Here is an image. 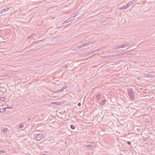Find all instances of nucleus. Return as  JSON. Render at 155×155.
Listing matches in <instances>:
<instances>
[{"mask_svg": "<svg viewBox=\"0 0 155 155\" xmlns=\"http://www.w3.org/2000/svg\"><path fill=\"white\" fill-rule=\"evenodd\" d=\"M91 44H93L92 42H91L90 41H87L84 44L81 45H80L81 48L84 47L85 46H88L90 45Z\"/></svg>", "mask_w": 155, "mask_h": 155, "instance_id": "obj_4", "label": "nucleus"}, {"mask_svg": "<svg viewBox=\"0 0 155 155\" xmlns=\"http://www.w3.org/2000/svg\"><path fill=\"white\" fill-rule=\"evenodd\" d=\"M148 140V138H144L143 140L142 143H143V142H145L147 141Z\"/></svg>", "mask_w": 155, "mask_h": 155, "instance_id": "obj_17", "label": "nucleus"}, {"mask_svg": "<svg viewBox=\"0 0 155 155\" xmlns=\"http://www.w3.org/2000/svg\"><path fill=\"white\" fill-rule=\"evenodd\" d=\"M67 87V86H64L63 87H62V88L61 89V91H64V90Z\"/></svg>", "mask_w": 155, "mask_h": 155, "instance_id": "obj_15", "label": "nucleus"}, {"mask_svg": "<svg viewBox=\"0 0 155 155\" xmlns=\"http://www.w3.org/2000/svg\"><path fill=\"white\" fill-rule=\"evenodd\" d=\"M120 47H121V48H125L124 45H120Z\"/></svg>", "mask_w": 155, "mask_h": 155, "instance_id": "obj_26", "label": "nucleus"}, {"mask_svg": "<svg viewBox=\"0 0 155 155\" xmlns=\"http://www.w3.org/2000/svg\"><path fill=\"white\" fill-rule=\"evenodd\" d=\"M137 0H132V1L133 2V3H134L135 2H136Z\"/></svg>", "mask_w": 155, "mask_h": 155, "instance_id": "obj_28", "label": "nucleus"}, {"mask_svg": "<svg viewBox=\"0 0 155 155\" xmlns=\"http://www.w3.org/2000/svg\"><path fill=\"white\" fill-rule=\"evenodd\" d=\"M70 127L73 130H74L75 128V126L73 125H71Z\"/></svg>", "mask_w": 155, "mask_h": 155, "instance_id": "obj_16", "label": "nucleus"}, {"mask_svg": "<svg viewBox=\"0 0 155 155\" xmlns=\"http://www.w3.org/2000/svg\"><path fill=\"white\" fill-rule=\"evenodd\" d=\"M81 48L80 46H76L75 47L74 49L73 50L74 51H76L77 50H78L79 49Z\"/></svg>", "mask_w": 155, "mask_h": 155, "instance_id": "obj_10", "label": "nucleus"}, {"mask_svg": "<svg viewBox=\"0 0 155 155\" xmlns=\"http://www.w3.org/2000/svg\"><path fill=\"white\" fill-rule=\"evenodd\" d=\"M121 155H123V154H122Z\"/></svg>", "mask_w": 155, "mask_h": 155, "instance_id": "obj_34", "label": "nucleus"}, {"mask_svg": "<svg viewBox=\"0 0 155 155\" xmlns=\"http://www.w3.org/2000/svg\"><path fill=\"white\" fill-rule=\"evenodd\" d=\"M62 92V91H61V90H58L56 91V93H58L59 92Z\"/></svg>", "mask_w": 155, "mask_h": 155, "instance_id": "obj_25", "label": "nucleus"}, {"mask_svg": "<svg viewBox=\"0 0 155 155\" xmlns=\"http://www.w3.org/2000/svg\"><path fill=\"white\" fill-rule=\"evenodd\" d=\"M87 143H89L88 145L85 144L84 145V147L87 148H94L96 147V144L94 142H88Z\"/></svg>", "mask_w": 155, "mask_h": 155, "instance_id": "obj_2", "label": "nucleus"}, {"mask_svg": "<svg viewBox=\"0 0 155 155\" xmlns=\"http://www.w3.org/2000/svg\"><path fill=\"white\" fill-rule=\"evenodd\" d=\"M8 129L7 128L5 127L2 130V132L4 133H6L7 132Z\"/></svg>", "mask_w": 155, "mask_h": 155, "instance_id": "obj_12", "label": "nucleus"}, {"mask_svg": "<svg viewBox=\"0 0 155 155\" xmlns=\"http://www.w3.org/2000/svg\"><path fill=\"white\" fill-rule=\"evenodd\" d=\"M101 50V48H100L98 49H96L95 50V52L99 51Z\"/></svg>", "mask_w": 155, "mask_h": 155, "instance_id": "obj_20", "label": "nucleus"}, {"mask_svg": "<svg viewBox=\"0 0 155 155\" xmlns=\"http://www.w3.org/2000/svg\"><path fill=\"white\" fill-rule=\"evenodd\" d=\"M35 137H34L38 140H41L43 138V136L41 134H38L37 135H35Z\"/></svg>", "mask_w": 155, "mask_h": 155, "instance_id": "obj_3", "label": "nucleus"}, {"mask_svg": "<svg viewBox=\"0 0 155 155\" xmlns=\"http://www.w3.org/2000/svg\"><path fill=\"white\" fill-rule=\"evenodd\" d=\"M6 152V151H4V150H0V153H5Z\"/></svg>", "mask_w": 155, "mask_h": 155, "instance_id": "obj_24", "label": "nucleus"}, {"mask_svg": "<svg viewBox=\"0 0 155 155\" xmlns=\"http://www.w3.org/2000/svg\"><path fill=\"white\" fill-rule=\"evenodd\" d=\"M120 48H121V47H120V45H118V46H116V47H115L114 48V49L115 50H117V49H120Z\"/></svg>", "mask_w": 155, "mask_h": 155, "instance_id": "obj_13", "label": "nucleus"}, {"mask_svg": "<svg viewBox=\"0 0 155 155\" xmlns=\"http://www.w3.org/2000/svg\"><path fill=\"white\" fill-rule=\"evenodd\" d=\"M31 120V118H28V121H29V120Z\"/></svg>", "mask_w": 155, "mask_h": 155, "instance_id": "obj_32", "label": "nucleus"}, {"mask_svg": "<svg viewBox=\"0 0 155 155\" xmlns=\"http://www.w3.org/2000/svg\"><path fill=\"white\" fill-rule=\"evenodd\" d=\"M78 106H81V103H79L78 104Z\"/></svg>", "mask_w": 155, "mask_h": 155, "instance_id": "obj_29", "label": "nucleus"}, {"mask_svg": "<svg viewBox=\"0 0 155 155\" xmlns=\"http://www.w3.org/2000/svg\"><path fill=\"white\" fill-rule=\"evenodd\" d=\"M145 122L146 123H148L150 122V120L148 119H146L145 120Z\"/></svg>", "mask_w": 155, "mask_h": 155, "instance_id": "obj_19", "label": "nucleus"}, {"mask_svg": "<svg viewBox=\"0 0 155 155\" xmlns=\"http://www.w3.org/2000/svg\"><path fill=\"white\" fill-rule=\"evenodd\" d=\"M128 7L127 6V5H126L124 6H122V7L120 8H119V9L120 10H123L124 9H127Z\"/></svg>", "mask_w": 155, "mask_h": 155, "instance_id": "obj_8", "label": "nucleus"}, {"mask_svg": "<svg viewBox=\"0 0 155 155\" xmlns=\"http://www.w3.org/2000/svg\"><path fill=\"white\" fill-rule=\"evenodd\" d=\"M41 155H46V154H42Z\"/></svg>", "mask_w": 155, "mask_h": 155, "instance_id": "obj_33", "label": "nucleus"}, {"mask_svg": "<svg viewBox=\"0 0 155 155\" xmlns=\"http://www.w3.org/2000/svg\"><path fill=\"white\" fill-rule=\"evenodd\" d=\"M106 101L107 100L105 99L103 100H102L101 103V105L102 106L104 105L106 102Z\"/></svg>", "mask_w": 155, "mask_h": 155, "instance_id": "obj_7", "label": "nucleus"}, {"mask_svg": "<svg viewBox=\"0 0 155 155\" xmlns=\"http://www.w3.org/2000/svg\"><path fill=\"white\" fill-rule=\"evenodd\" d=\"M6 109H12V108L11 107H6Z\"/></svg>", "mask_w": 155, "mask_h": 155, "instance_id": "obj_31", "label": "nucleus"}, {"mask_svg": "<svg viewBox=\"0 0 155 155\" xmlns=\"http://www.w3.org/2000/svg\"><path fill=\"white\" fill-rule=\"evenodd\" d=\"M100 98V96L99 95H97L96 96V99L97 100H98Z\"/></svg>", "mask_w": 155, "mask_h": 155, "instance_id": "obj_21", "label": "nucleus"}, {"mask_svg": "<svg viewBox=\"0 0 155 155\" xmlns=\"http://www.w3.org/2000/svg\"><path fill=\"white\" fill-rule=\"evenodd\" d=\"M124 47H127V46H128V45H127V44H124Z\"/></svg>", "mask_w": 155, "mask_h": 155, "instance_id": "obj_30", "label": "nucleus"}, {"mask_svg": "<svg viewBox=\"0 0 155 155\" xmlns=\"http://www.w3.org/2000/svg\"><path fill=\"white\" fill-rule=\"evenodd\" d=\"M52 103L55 104H56V105H59V103H60V102H53Z\"/></svg>", "mask_w": 155, "mask_h": 155, "instance_id": "obj_18", "label": "nucleus"}, {"mask_svg": "<svg viewBox=\"0 0 155 155\" xmlns=\"http://www.w3.org/2000/svg\"><path fill=\"white\" fill-rule=\"evenodd\" d=\"M127 143L129 145H130L131 144V143L130 141H127Z\"/></svg>", "mask_w": 155, "mask_h": 155, "instance_id": "obj_27", "label": "nucleus"}, {"mask_svg": "<svg viewBox=\"0 0 155 155\" xmlns=\"http://www.w3.org/2000/svg\"><path fill=\"white\" fill-rule=\"evenodd\" d=\"M4 100V97H1L0 98V101H3Z\"/></svg>", "mask_w": 155, "mask_h": 155, "instance_id": "obj_22", "label": "nucleus"}, {"mask_svg": "<svg viewBox=\"0 0 155 155\" xmlns=\"http://www.w3.org/2000/svg\"><path fill=\"white\" fill-rule=\"evenodd\" d=\"M10 8H5L4 9H3V10L0 11H1L0 13H1V14H2V13H3V12H4L7 11H8V10H9V9Z\"/></svg>", "mask_w": 155, "mask_h": 155, "instance_id": "obj_6", "label": "nucleus"}, {"mask_svg": "<svg viewBox=\"0 0 155 155\" xmlns=\"http://www.w3.org/2000/svg\"><path fill=\"white\" fill-rule=\"evenodd\" d=\"M24 127V125L23 124H21L18 127L19 129H21L23 128Z\"/></svg>", "mask_w": 155, "mask_h": 155, "instance_id": "obj_14", "label": "nucleus"}, {"mask_svg": "<svg viewBox=\"0 0 155 155\" xmlns=\"http://www.w3.org/2000/svg\"><path fill=\"white\" fill-rule=\"evenodd\" d=\"M127 91L129 96L130 99L132 101L135 100V95L131 87L128 88L127 89Z\"/></svg>", "mask_w": 155, "mask_h": 155, "instance_id": "obj_1", "label": "nucleus"}, {"mask_svg": "<svg viewBox=\"0 0 155 155\" xmlns=\"http://www.w3.org/2000/svg\"><path fill=\"white\" fill-rule=\"evenodd\" d=\"M134 3L132 1L129 2L127 3V5L128 7L130 6L131 5L133 4Z\"/></svg>", "mask_w": 155, "mask_h": 155, "instance_id": "obj_11", "label": "nucleus"}, {"mask_svg": "<svg viewBox=\"0 0 155 155\" xmlns=\"http://www.w3.org/2000/svg\"><path fill=\"white\" fill-rule=\"evenodd\" d=\"M76 15L74 16H72L70 18H69L68 19L65 20L64 22V23H67L68 22L70 21H71L73 19L75 18Z\"/></svg>", "mask_w": 155, "mask_h": 155, "instance_id": "obj_5", "label": "nucleus"}, {"mask_svg": "<svg viewBox=\"0 0 155 155\" xmlns=\"http://www.w3.org/2000/svg\"><path fill=\"white\" fill-rule=\"evenodd\" d=\"M94 52H89V53H88V54L87 55H91V54H92Z\"/></svg>", "mask_w": 155, "mask_h": 155, "instance_id": "obj_23", "label": "nucleus"}, {"mask_svg": "<svg viewBox=\"0 0 155 155\" xmlns=\"http://www.w3.org/2000/svg\"><path fill=\"white\" fill-rule=\"evenodd\" d=\"M6 107L4 108H0V113H4L6 111Z\"/></svg>", "mask_w": 155, "mask_h": 155, "instance_id": "obj_9", "label": "nucleus"}]
</instances>
